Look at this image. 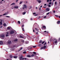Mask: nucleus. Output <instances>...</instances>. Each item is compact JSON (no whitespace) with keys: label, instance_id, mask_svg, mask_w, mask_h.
Instances as JSON below:
<instances>
[{"label":"nucleus","instance_id":"nucleus-1","mask_svg":"<svg viewBox=\"0 0 60 60\" xmlns=\"http://www.w3.org/2000/svg\"><path fill=\"white\" fill-rule=\"evenodd\" d=\"M19 58L20 60H26V58H23V56L22 55L21 56L19 57Z\"/></svg>","mask_w":60,"mask_h":60},{"label":"nucleus","instance_id":"nucleus-2","mask_svg":"<svg viewBox=\"0 0 60 60\" xmlns=\"http://www.w3.org/2000/svg\"><path fill=\"white\" fill-rule=\"evenodd\" d=\"M35 32H36V34H38V32L37 31V32L36 31H38V29H37V28H35Z\"/></svg>","mask_w":60,"mask_h":60},{"label":"nucleus","instance_id":"nucleus-3","mask_svg":"<svg viewBox=\"0 0 60 60\" xmlns=\"http://www.w3.org/2000/svg\"><path fill=\"white\" fill-rule=\"evenodd\" d=\"M46 48V46L45 45L43 47H42L40 49H41V50L42 49H45Z\"/></svg>","mask_w":60,"mask_h":60},{"label":"nucleus","instance_id":"nucleus-4","mask_svg":"<svg viewBox=\"0 0 60 60\" xmlns=\"http://www.w3.org/2000/svg\"><path fill=\"white\" fill-rule=\"evenodd\" d=\"M27 8V6L26 5H23V7L22 8V9H24L25 8Z\"/></svg>","mask_w":60,"mask_h":60},{"label":"nucleus","instance_id":"nucleus-5","mask_svg":"<svg viewBox=\"0 0 60 60\" xmlns=\"http://www.w3.org/2000/svg\"><path fill=\"white\" fill-rule=\"evenodd\" d=\"M4 34H2L0 35V37H2V38H4Z\"/></svg>","mask_w":60,"mask_h":60},{"label":"nucleus","instance_id":"nucleus-6","mask_svg":"<svg viewBox=\"0 0 60 60\" xmlns=\"http://www.w3.org/2000/svg\"><path fill=\"white\" fill-rule=\"evenodd\" d=\"M14 33V31L13 30H12L10 31V34H13Z\"/></svg>","mask_w":60,"mask_h":60},{"label":"nucleus","instance_id":"nucleus-7","mask_svg":"<svg viewBox=\"0 0 60 60\" xmlns=\"http://www.w3.org/2000/svg\"><path fill=\"white\" fill-rule=\"evenodd\" d=\"M11 43V41H9L8 42V44H10Z\"/></svg>","mask_w":60,"mask_h":60},{"label":"nucleus","instance_id":"nucleus-8","mask_svg":"<svg viewBox=\"0 0 60 60\" xmlns=\"http://www.w3.org/2000/svg\"><path fill=\"white\" fill-rule=\"evenodd\" d=\"M37 26V24L36 23H35L33 25V27H35V26Z\"/></svg>","mask_w":60,"mask_h":60},{"label":"nucleus","instance_id":"nucleus-9","mask_svg":"<svg viewBox=\"0 0 60 60\" xmlns=\"http://www.w3.org/2000/svg\"><path fill=\"white\" fill-rule=\"evenodd\" d=\"M6 33H7V34H6V37H7L8 36V32H7Z\"/></svg>","mask_w":60,"mask_h":60},{"label":"nucleus","instance_id":"nucleus-10","mask_svg":"<svg viewBox=\"0 0 60 60\" xmlns=\"http://www.w3.org/2000/svg\"><path fill=\"white\" fill-rule=\"evenodd\" d=\"M8 15V13L6 12L3 15L4 16H5V15Z\"/></svg>","mask_w":60,"mask_h":60},{"label":"nucleus","instance_id":"nucleus-11","mask_svg":"<svg viewBox=\"0 0 60 60\" xmlns=\"http://www.w3.org/2000/svg\"><path fill=\"white\" fill-rule=\"evenodd\" d=\"M49 8H47L46 9V11H49Z\"/></svg>","mask_w":60,"mask_h":60},{"label":"nucleus","instance_id":"nucleus-12","mask_svg":"<svg viewBox=\"0 0 60 60\" xmlns=\"http://www.w3.org/2000/svg\"><path fill=\"white\" fill-rule=\"evenodd\" d=\"M3 44V42L2 41H0V45H2Z\"/></svg>","mask_w":60,"mask_h":60},{"label":"nucleus","instance_id":"nucleus-13","mask_svg":"<svg viewBox=\"0 0 60 60\" xmlns=\"http://www.w3.org/2000/svg\"><path fill=\"white\" fill-rule=\"evenodd\" d=\"M31 8H32V6H30L28 7V8L29 9H31Z\"/></svg>","mask_w":60,"mask_h":60},{"label":"nucleus","instance_id":"nucleus-14","mask_svg":"<svg viewBox=\"0 0 60 60\" xmlns=\"http://www.w3.org/2000/svg\"><path fill=\"white\" fill-rule=\"evenodd\" d=\"M14 41L15 42H17V41H18V39H15L14 40Z\"/></svg>","mask_w":60,"mask_h":60},{"label":"nucleus","instance_id":"nucleus-15","mask_svg":"<svg viewBox=\"0 0 60 60\" xmlns=\"http://www.w3.org/2000/svg\"><path fill=\"white\" fill-rule=\"evenodd\" d=\"M3 26H7V24L5 23H4L3 24Z\"/></svg>","mask_w":60,"mask_h":60},{"label":"nucleus","instance_id":"nucleus-16","mask_svg":"<svg viewBox=\"0 0 60 60\" xmlns=\"http://www.w3.org/2000/svg\"><path fill=\"white\" fill-rule=\"evenodd\" d=\"M55 41V43H57V40H56V39H55L54 40Z\"/></svg>","mask_w":60,"mask_h":60},{"label":"nucleus","instance_id":"nucleus-17","mask_svg":"<svg viewBox=\"0 0 60 60\" xmlns=\"http://www.w3.org/2000/svg\"><path fill=\"white\" fill-rule=\"evenodd\" d=\"M14 8L17 9L19 8V7H18V6H15L14 7Z\"/></svg>","mask_w":60,"mask_h":60},{"label":"nucleus","instance_id":"nucleus-18","mask_svg":"<svg viewBox=\"0 0 60 60\" xmlns=\"http://www.w3.org/2000/svg\"><path fill=\"white\" fill-rule=\"evenodd\" d=\"M31 56V57H34V56H35V55L34 54H32Z\"/></svg>","mask_w":60,"mask_h":60},{"label":"nucleus","instance_id":"nucleus-19","mask_svg":"<svg viewBox=\"0 0 60 60\" xmlns=\"http://www.w3.org/2000/svg\"><path fill=\"white\" fill-rule=\"evenodd\" d=\"M27 57H31V56H30V55H27Z\"/></svg>","mask_w":60,"mask_h":60},{"label":"nucleus","instance_id":"nucleus-20","mask_svg":"<svg viewBox=\"0 0 60 60\" xmlns=\"http://www.w3.org/2000/svg\"><path fill=\"white\" fill-rule=\"evenodd\" d=\"M33 53L34 54V55L35 56V55H36V52H33Z\"/></svg>","mask_w":60,"mask_h":60},{"label":"nucleus","instance_id":"nucleus-21","mask_svg":"<svg viewBox=\"0 0 60 60\" xmlns=\"http://www.w3.org/2000/svg\"><path fill=\"white\" fill-rule=\"evenodd\" d=\"M38 3L40 4V3H41V0H38Z\"/></svg>","mask_w":60,"mask_h":60},{"label":"nucleus","instance_id":"nucleus-22","mask_svg":"<svg viewBox=\"0 0 60 60\" xmlns=\"http://www.w3.org/2000/svg\"><path fill=\"white\" fill-rule=\"evenodd\" d=\"M13 57L14 58H17L18 57L17 56H14Z\"/></svg>","mask_w":60,"mask_h":60},{"label":"nucleus","instance_id":"nucleus-23","mask_svg":"<svg viewBox=\"0 0 60 60\" xmlns=\"http://www.w3.org/2000/svg\"><path fill=\"white\" fill-rule=\"evenodd\" d=\"M26 13V12H24L22 14L23 15H25Z\"/></svg>","mask_w":60,"mask_h":60},{"label":"nucleus","instance_id":"nucleus-24","mask_svg":"<svg viewBox=\"0 0 60 60\" xmlns=\"http://www.w3.org/2000/svg\"><path fill=\"white\" fill-rule=\"evenodd\" d=\"M57 24H59L60 23V21H58L57 22Z\"/></svg>","mask_w":60,"mask_h":60},{"label":"nucleus","instance_id":"nucleus-25","mask_svg":"<svg viewBox=\"0 0 60 60\" xmlns=\"http://www.w3.org/2000/svg\"><path fill=\"white\" fill-rule=\"evenodd\" d=\"M43 28H45V29H46V26H43Z\"/></svg>","mask_w":60,"mask_h":60},{"label":"nucleus","instance_id":"nucleus-26","mask_svg":"<svg viewBox=\"0 0 60 60\" xmlns=\"http://www.w3.org/2000/svg\"><path fill=\"white\" fill-rule=\"evenodd\" d=\"M0 25H2L3 24V23H2V21H1L0 22Z\"/></svg>","mask_w":60,"mask_h":60},{"label":"nucleus","instance_id":"nucleus-27","mask_svg":"<svg viewBox=\"0 0 60 60\" xmlns=\"http://www.w3.org/2000/svg\"><path fill=\"white\" fill-rule=\"evenodd\" d=\"M15 4V3H13L11 4V5H14Z\"/></svg>","mask_w":60,"mask_h":60},{"label":"nucleus","instance_id":"nucleus-28","mask_svg":"<svg viewBox=\"0 0 60 60\" xmlns=\"http://www.w3.org/2000/svg\"><path fill=\"white\" fill-rule=\"evenodd\" d=\"M22 49H23V47L21 48L20 50H19V51L20 50H21Z\"/></svg>","mask_w":60,"mask_h":60},{"label":"nucleus","instance_id":"nucleus-29","mask_svg":"<svg viewBox=\"0 0 60 60\" xmlns=\"http://www.w3.org/2000/svg\"><path fill=\"white\" fill-rule=\"evenodd\" d=\"M10 58H12V57H13V56H12V55H10Z\"/></svg>","mask_w":60,"mask_h":60},{"label":"nucleus","instance_id":"nucleus-30","mask_svg":"<svg viewBox=\"0 0 60 60\" xmlns=\"http://www.w3.org/2000/svg\"><path fill=\"white\" fill-rule=\"evenodd\" d=\"M20 38H24V37H22V36L21 35L20 36Z\"/></svg>","mask_w":60,"mask_h":60},{"label":"nucleus","instance_id":"nucleus-31","mask_svg":"<svg viewBox=\"0 0 60 60\" xmlns=\"http://www.w3.org/2000/svg\"><path fill=\"white\" fill-rule=\"evenodd\" d=\"M42 40H40L39 41V43H41V42H42Z\"/></svg>","mask_w":60,"mask_h":60},{"label":"nucleus","instance_id":"nucleus-32","mask_svg":"<svg viewBox=\"0 0 60 60\" xmlns=\"http://www.w3.org/2000/svg\"><path fill=\"white\" fill-rule=\"evenodd\" d=\"M18 24H20V22L19 21H18Z\"/></svg>","mask_w":60,"mask_h":60},{"label":"nucleus","instance_id":"nucleus-33","mask_svg":"<svg viewBox=\"0 0 60 60\" xmlns=\"http://www.w3.org/2000/svg\"><path fill=\"white\" fill-rule=\"evenodd\" d=\"M26 43V44H28V41H26L25 42Z\"/></svg>","mask_w":60,"mask_h":60},{"label":"nucleus","instance_id":"nucleus-34","mask_svg":"<svg viewBox=\"0 0 60 60\" xmlns=\"http://www.w3.org/2000/svg\"><path fill=\"white\" fill-rule=\"evenodd\" d=\"M14 8V7L13 6H12L11 7V9H13V8Z\"/></svg>","mask_w":60,"mask_h":60},{"label":"nucleus","instance_id":"nucleus-35","mask_svg":"<svg viewBox=\"0 0 60 60\" xmlns=\"http://www.w3.org/2000/svg\"><path fill=\"white\" fill-rule=\"evenodd\" d=\"M26 52L25 51V52H23V53L24 54H26Z\"/></svg>","mask_w":60,"mask_h":60},{"label":"nucleus","instance_id":"nucleus-36","mask_svg":"<svg viewBox=\"0 0 60 60\" xmlns=\"http://www.w3.org/2000/svg\"><path fill=\"white\" fill-rule=\"evenodd\" d=\"M55 16H56V17H59V16H58V15H55Z\"/></svg>","mask_w":60,"mask_h":60},{"label":"nucleus","instance_id":"nucleus-37","mask_svg":"<svg viewBox=\"0 0 60 60\" xmlns=\"http://www.w3.org/2000/svg\"><path fill=\"white\" fill-rule=\"evenodd\" d=\"M34 16H37L38 15L37 14H35L34 15Z\"/></svg>","mask_w":60,"mask_h":60},{"label":"nucleus","instance_id":"nucleus-38","mask_svg":"<svg viewBox=\"0 0 60 60\" xmlns=\"http://www.w3.org/2000/svg\"><path fill=\"white\" fill-rule=\"evenodd\" d=\"M50 12H48V13H47V15H48V14H49V13H50Z\"/></svg>","mask_w":60,"mask_h":60},{"label":"nucleus","instance_id":"nucleus-39","mask_svg":"<svg viewBox=\"0 0 60 60\" xmlns=\"http://www.w3.org/2000/svg\"><path fill=\"white\" fill-rule=\"evenodd\" d=\"M22 1H21L20 2V3H19V4H21V3H22Z\"/></svg>","mask_w":60,"mask_h":60},{"label":"nucleus","instance_id":"nucleus-40","mask_svg":"<svg viewBox=\"0 0 60 60\" xmlns=\"http://www.w3.org/2000/svg\"><path fill=\"white\" fill-rule=\"evenodd\" d=\"M44 42H45V41H44L43 42H42V44H43V43H44Z\"/></svg>","mask_w":60,"mask_h":60},{"label":"nucleus","instance_id":"nucleus-41","mask_svg":"<svg viewBox=\"0 0 60 60\" xmlns=\"http://www.w3.org/2000/svg\"><path fill=\"white\" fill-rule=\"evenodd\" d=\"M7 29H10V27H8L7 28Z\"/></svg>","mask_w":60,"mask_h":60},{"label":"nucleus","instance_id":"nucleus-42","mask_svg":"<svg viewBox=\"0 0 60 60\" xmlns=\"http://www.w3.org/2000/svg\"><path fill=\"white\" fill-rule=\"evenodd\" d=\"M36 47V46H33V47L34 48H35Z\"/></svg>","mask_w":60,"mask_h":60},{"label":"nucleus","instance_id":"nucleus-43","mask_svg":"<svg viewBox=\"0 0 60 60\" xmlns=\"http://www.w3.org/2000/svg\"><path fill=\"white\" fill-rule=\"evenodd\" d=\"M6 17H7V18H8V17H10V16H5Z\"/></svg>","mask_w":60,"mask_h":60},{"label":"nucleus","instance_id":"nucleus-44","mask_svg":"<svg viewBox=\"0 0 60 60\" xmlns=\"http://www.w3.org/2000/svg\"><path fill=\"white\" fill-rule=\"evenodd\" d=\"M48 7H51V5H48Z\"/></svg>","mask_w":60,"mask_h":60},{"label":"nucleus","instance_id":"nucleus-45","mask_svg":"<svg viewBox=\"0 0 60 60\" xmlns=\"http://www.w3.org/2000/svg\"><path fill=\"white\" fill-rule=\"evenodd\" d=\"M49 0H47V2H49Z\"/></svg>","mask_w":60,"mask_h":60},{"label":"nucleus","instance_id":"nucleus-46","mask_svg":"<svg viewBox=\"0 0 60 60\" xmlns=\"http://www.w3.org/2000/svg\"><path fill=\"white\" fill-rule=\"evenodd\" d=\"M22 42H25V41H24L23 40H22Z\"/></svg>","mask_w":60,"mask_h":60},{"label":"nucleus","instance_id":"nucleus-47","mask_svg":"<svg viewBox=\"0 0 60 60\" xmlns=\"http://www.w3.org/2000/svg\"><path fill=\"white\" fill-rule=\"evenodd\" d=\"M38 46H41V44H39V45Z\"/></svg>","mask_w":60,"mask_h":60},{"label":"nucleus","instance_id":"nucleus-48","mask_svg":"<svg viewBox=\"0 0 60 60\" xmlns=\"http://www.w3.org/2000/svg\"><path fill=\"white\" fill-rule=\"evenodd\" d=\"M46 42H45V43L44 44V45H46Z\"/></svg>","mask_w":60,"mask_h":60},{"label":"nucleus","instance_id":"nucleus-49","mask_svg":"<svg viewBox=\"0 0 60 60\" xmlns=\"http://www.w3.org/2000/svg\"><path fill=\"white\" fill-rule=\"evenodd\" d=\"M56 4H57L56 2L55 3V5H56Z\"/></svg>","mask_w":60,"mask_h":60},{"label":"nucleus","instance_id":"nucleus-50","mask_svg":"<svg viewBox=\"0 0 60 60\" xmlns=\"http://www.w3.org/2000/svg\"><path fill=\"white\" fill-rule=\"evenodd\" d=\"M22 30H23V31H24V28H22Z\"/></svg>","mask_w":60,"mask_h":60},{"label":"nucleus","instance_id":"nucleus-51","mask_svg":"<svg viewBox=\"0 0 60 60\" xmlns=\"http://www.w3.org/2000/svg\"><path fill=\"white\" fill-rule=\"evenodd\" d=\"M51 2H49V4H51Z\"/></svg>","mask_w":60,"mask_h":60},{"label":"nucleus","instance_id":"nucleus-52","mask_svg":"<svg viewBox=\"0 0 60 60\" xmlns=\"http://www.w3.org/2000/svg\"><path fill=\"white\" fill-rule=\"evenodd\" d=\"M55 10H53V13H55Z\"/></svg>","mask_w":60,"mask_h":60},{"label":"nucleus","instance_id":"nucleus-53","mask_svg":"<svg viewBox=\"0 0 60 60\" xmlns=\"http://www.w3.org/2000/svg\"><path fill=\"white\" fill-rule=\"evenodd\" d=\"M18 1H19V0H16V2H18Z\"/></svg>","mask_w":60,"mask_h":60},{"label":"nucleus","instance_id":"nucleus-54","mask_svg":"<svg viewBox=\"0 0 60 60\" xmlns=\"http://www.w3.org/2000/svg\"><path fill=\"white\" fill-rule=\"evenodd\" d=\"M38 18V19H40L41 18V16H39Z\"/></svg>","mask_w":60,"mask_h":60},{"label":"nucleus","instance_id":"nucleus-55","mask_svg":"<svg viewBox=\"0 0 60 60\" xmlns=\"http://www.w3.org/2000/svg\"><path fill=\"white\" fill-rule=\"evenodd\" d=\"M46 5H47V4H45L44 5V6H46Z\"/></svg>","mask_w":60,"mask_h":60},{"label":"nucleus","instance_id":"nucleus-56","mask_svg":"<svg viewBox=\"0 0 60 60\" xmlns=\"http://www.w3.org/2000/svg\"><path fill=\"white\" fill-rule=\"evenodd\" d=\"M3 27V26H1L0 27V28H2Z\"/></svg>","mask_w":60,"mask_h":60},{"label":"nucleus","instance_id":"nucleus-57","mask_svg":"<svg viewBox=\"0 0 60 60\" xmlns=\"http://www.w3.org/2000/svg\"><path fill=\"white\" fill-rule=\"evenodd\" d=\"M46 18V16H45L44 17V18Z\"/></svg>","mask_w":60,"mask_h":60},{"label":"nucleus","instance_id":"nucleus-58","mask_svg":"<svg viewBox=\"0 0 60 60\" xmlns=\"http://www.w3.org/2000/svg\"><path fill=\"white\" fill-rule=\"evenodd\" d=\"M22 27H24V25H22Z\"/></svg>","mask_w":60,"mask_h":60},{"label":"nucleus","instance_id":"nucleus-59","mask_svg":"<svg viewBox=\"0 0 60 60\" xmlns=\"http://www.w3.org/2000/svg\"><path fill=\"white\" fill-rule=\"evenodd\" d=\"M36 14V13H33V14Z\"/></svg>","mask_w":60,"mask_h":60},{"label":"nucleus","instance_id":"nucleus-60","mask_svg":"<svg viewBox=\"0 0 60 60\" xmlns=\"http://www.w3.org/2000/svg\"><path fill=\"white\" fill-rule=\"evenodd\" d=\"M30 20H33V19H32V18H31L30 19Z\"/></svg>","mask_w":60,"mask_h":60},{"label":"nucleus","instance_id":"nucleus-61","mask_svg":"<svg viewBox=\"0 0 60 60\" xmlns=\"http://www.w3.org/2000/svg\"><path fill=\"white\" fill-rule=\"evenodd\" d=\"M53 3H52V5H53Z\"/></svg>","mask_w":60,"mask_h":60},{"label":"nucleus","instance_id":"nucleus-62","mask_svg":"<svg viewBox=\"0 0 60 60\" xmlns=\"http://www.w3.org/2000/svg\"><path fill=\"white\" fill-rule=\"evenodd\" d=\"M33 32H34V29H33Z\"/></svg>","mask_w":60,"mask_h":60},{"label":"nucleus","instance_id":"nucleus-63","mask_svg":"<svg viewBox=\"0 0 60 60\" xmlns=\"http://www.w3.org/2000/svg\"><path fill=\"white\" fill-rule=\"evenodd\" d=\"M52 1V0H49V2H51Z\"/></svg>","mask_w":60,"mask_h":60},{"label":"nucleus","instance_id":"nucleus-64","mask_svg":"<svg viewBox=\"0 0 60 60\" xmlns=\"http://www.w3.org/2000/svg\"><path fill=\"white\" fill-rule=\"evenodd\" d=\"M46 7H44L43 8H46Z\"/></svg>","mask_w":60,"mask_h":60}]
</instances>
